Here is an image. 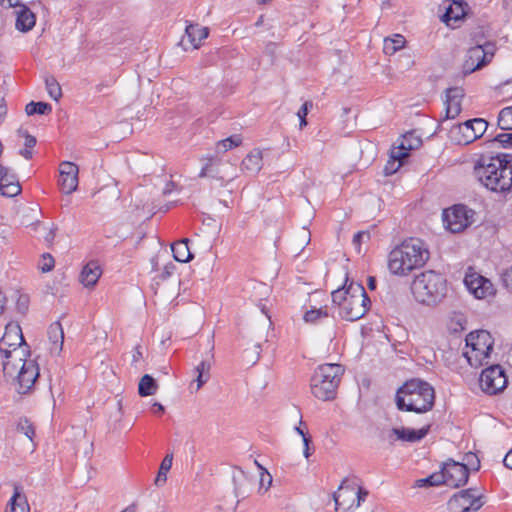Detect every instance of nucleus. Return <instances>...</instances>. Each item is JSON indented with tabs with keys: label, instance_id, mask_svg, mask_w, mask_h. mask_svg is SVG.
<instances>
[{
	"label": "nucleus",
	"instance_id": "18",
	"mask_svg": "<svg viewBox=\"0 0 512 512\" xmlns=\"http://www.w3.org/2000/svg\"><path fill=\"white\" fill-rule=\"evenodd\" d=\"M441 473L445 479L444 484L453 488L465 485L469 478L467 465L453 460L444 463Z\"/></svg>",
	"mask_w": 512,
	"mask_h": 512
},
{
	"label": "nucleus",
	"instance_id": "8",
	"mask_svg": "<svg viewBox=\"0 0 512 512\" xmlns=\"http://www.w3.org/2000/svg\"><path fill=\"white\" fill-rule=\"evenodd\" d=\"M492 349L493 339L488 331H473L466 336V350L463 355L470 366L477 368L484 364Z\"/></svg>",
	"mask_w": 512,
	"mask_h": 512
},
{
	"label": "nucleus",
	"instance_id": "60",
	"mask_svg": "<svg viewBox=\"0 0 512 512\" xmlns=\"http://www.w3.org/2000/svg\"><path fill=\"white\" fill-rule=\"evenodd\" d=\"M303 443H304V456L306 458H308L310 456V449H309L310 438L304 437Z\"/></svg>",
	"mask_w": 512,
	"mask_h": 512
},
{
	"label": "nucleus",
	"instance_id": "17",
	"mask_svg": "<svg viewBox=\"0 0 512 512\" xmlns=\"http://www.w3.org/2000/svg\"><path fill=\"white\" fill-rule=\"evenodd\" d=\"M464 283L467 289L478 299H483L494 294L492 282L469 267L465 273Z\"/></svg>",
	"mask_w": 512,
	"mask_h": 512
},
{
	"label": "nucleus",
	"instance_id": "13",
	"mask_svg": "<svg viewBox=\"0 0 512 512\" xmlns=\"http://www.w3.org/2000/svg\"><path fill=\"white\" fill-rule=\"evenodd\" d=\"M483 504L482 496L470 488L454 494L449 499L447 508L449 512H476Z\"/></svg>",
	"mask_w": 512,
	"mask_h": 512
},
{
	"label": "nucleus",
	"instance_id": "6",
	"mask_svg": "<svg viewBox=\"0 0 512 512\" xmlns=\"http://www.w3.org/2000/svg\"><path fill=\"white\" fill-rule=\"evenodd\" d=\"M411 292L417 302L434 306L445 298L447 282L441 274L433 270L424 271L412 281Z\"/></svg>",
	"mask_w": 512,
	"mask_h": 512
},
{
	"label": "nucleus",
	"instance_id": "21",
	"mask_svg": "<svg viewBox=\"0 0 512 512\" xmlns=\"http://www.w3.org/2000/svg\"><path fill=\"white\" fill-rule=\"evenodd\" d=\"M21 185L16 174L6 166H0V194L15 197L21 193Z\"/></svg>",
	"mask_w": 512,
	"mask_h": 512
},
{
	"label": "nucleus",
	"instance_id": "54",
	"mask_svg": "<svg viewBox=\"0 0 512 512\" xmlns=\"http://www.w3.org/2000/svg\"><path fill=\"white\" fill-rule=\"evenodd\" d=\"M7 113V107L3 97H0V124L3 122Z\"/></svg>",
	"mask_w": 512,
	"mask_h": 512
},
{
	"label": "nucleus",
	"instance_id": "50",
	"mask_svg": "<svg viewBox=\"0 0 512 512\" xmlns=\"http://www.w3.org/2000/svg\"><path fill=\"white\" fill-rule=\"evenodd\" d=\"M271 483L272 476L267 471L262 472L260 477V488L265 487L266 491L270 487Z\"/></svg>",
	"mask_w": 512,
	"mask_h": 512
},
{
	"label": "nucleus",
	"instance_id": "56",
	"mask_svg": "<svg viewBox=\"0 0 512 512\" xmlns=\"http://www.w3.org/2000/svg\"><path fill=\"white\" fill-rule=\"evenodd\" d=\"M25 111H26L27 115L36 114V102H34V101L29 102L25 107Z\"/></svg>",
	"mask_w": 512,
	"mask_h": 512
},
{
	"label": "nucleus",
	"instance_id": "45",
	"mask_svg": "<svg viewBox=\"0 0 512 512\" xmlns=\"http://www.w3.org/2000/svg\"><path fill=\"white\" fill-rule=\"evenodd\" d=\"M465 465L470 470L477 471L480 468V461L474 453H467L464 457Z\"/></svg>",
	"mask_w": 512,
	"mask_h": 512
},
{
	"label": "nucleus",
	"instance_id": "19",
	"mask_svg": "<svg viewBox=\"0 0 512 512\" xmlns=\"http://www.w3.org/2000/svg\"><path fill=\"white\" fill-rule=\"evenodd\" d=\"M412 134L404 135L399 146L391 151L390 158L392 161H388L384 171L386 175L395 173L403 163V159L409 155V151L414 149L420 144L419 139H414L415 143L410 141Z\"/></svg>",
	"mask_w": 512,
	"mask_h": 512
},
{
	"label": "nucleus",
	"instance_id": "3",
	"mask_svg": "<svg viewBox=\"0 0 512 512\" xmlns=\"http://www.w3.org/2000/svg\"><path fill=\"white\" fill-rule=\"evenodd\" d=\"M429 259V251L418 238H409L396 246L388 256V269L397 276H406L422 267Z\"/></svg>",
	"mask_w": 512,
	"mask_h": 512
},
{
	"label": "nucleus",
	"instance_id": "12",
	"mask_svg": "<svg viewBox=\"0 0 512 512\" xmlns=\"http://www.w3.org/2000/svg\"><path fill=\"white\" fill-rule=\"evenodd\" d=\"M473 215V210L459 204L444 210L443 222L452 233H459L471 225Z\"/></svg>",
	"mask_w": 512,
	"mask_h": 512
},
{
	"label": "nucleus",
	"instance_id": "7",
	"mask_svg": "<svg viewBox=\"0 0 512 512\" xmlns=\"http://www.w3.org/2000/svg\"><path fill=\"white\" fill-rule=\"evenodd\" d=\"M343 373L344 369L339 364H323L317 367L311 378L313 395L323 401L333 399Z\"/></svg>",
	"mask_w": 512,
	"mask_h": 512
},
{
	"label": "nucleus",
	"instance_id": "10",
	"mask_svg": "<svg viewBox=\"0 0 512 512\" xmlns=\"http://www.w3.org/2000/svg\"><path fill=\"white\" fill-rule=\"evenodd\" d=\"M367 495V490L360 486L350 485L348 480L344 479L333 494L336 512H353L365 501Z\"/></svg>",
	"mask_w": 512,
	"mask_h": 512
},
{
	"label": "nucleus",
	"instance_id": "59",
	"mask_svg": "<svg viewBox=\"0 0 512 512\" xmlns=\"http://www.w3.org/2000/svg\"><path fill=\"white\" fill-rule=\"evenodd\" d=\"M6 302H7L6 295L4 293L0 292V315H2L5 310Z\"/></svg>",
	"mask_w": 512,
	"mask_h": 512
},
{
	"label": "nucleus",
	"instance_id": "29",
	"mask_svg": "<svg viewBox=\"0 0 512 512\" xmlns=\"http://www.w3.org/2000/svg\"><path fill=\"white\" fill-rule=\"evenodd\" d=\"M212 359L213 354L210 353L209 358L201 360V362L194 368V373L196 374L195 382L197 383L196 390H199L209 381Z\"/></svg>",
	"mask_w": 512,
	"mask_h": 512
},
{
	"label": "nucleus",
	"instance_id": "25",
	"mask_svg": "<svg viewBox=\"0 0 512 512\" xmlns=\"http://www.w3.org/2000/svg\"><path fill=\"white\" fill-rule=\"evenodd\" d=\"M35 23V14L26 5H21L16 11V29L21 32H28L35 26Z\"/></svg>",
	"mask_w": 512,
	"mask_h": 512
},
{
	"label": "nucleus",
	"instance_id": "22",
	"mask_svg": "<svg viewBox=\"0 0 512 512\" xmlns=\"http://www.w3.org/2000/svg\"><path fill=\"white\" fill-rule=\"evenodd\" d=\"M428 430H429L428 427L421 428L418 430L405 428V427L392 428L391 430L388 431V433L386 435V439L390 443H393L396 440L414 443V442H418L421 439H423L427 435Z\"/></svg>",
	"mask_w": 512,
	"mask_h": 512
},
{
	"label": "nucleus",
	"instance_id": "27",
	"mask_svg": "<svg viewBox=\"0 0 512 512\" xmlns=\"http://www.w3.org/2000/svg\"><path fill=\"white\" fill-rule=\"evenodd\" d=\"M101 268L96 262L87 263L80 274V281L86 287H93L101 276Z\"/></svg>",
	"mask_w": 512,
	"mask_h": 512
},
{
	"label": "nucleus",
	"instance_id": "49",
	"mask_svg": "<svg viewBox=\"0 0 512 512\" xmlns=\"http://www.w3.org/2000/svg\"><path fill=\"white\" fill-rule=\"evenodd\" d=\"M52 111V107L46 102H36V114L45 115Z\"/></svg>",
	"mask_w": 512,
	"mask_h": 512
},
{
	"label": "nucleus",
	"instance_id": "48",
	"mask_svg": "<svg viewBox=\"0 0 512 512\" xmlns=\"http://www.w3.org/2000/svg\"><path fill=\"white\" fill-rule=\"evenodd\" d=\"M174 270H175V265L172 262L166 264L163 267V269L159 275V278L163 281L168 279L173 274Z\"/></svg>",
	"mask_w": 512,
	"mask_h": 512
},
{
	"label": "nucleus",
	"instance_id": "46",
	"mask_svg": "<svg viewBox=\"0 0 512 512\" xmlns=\"http://www.w3.org/2000/svg\"><path fill=\"white\" fill-rule=\"evenodd\" d=\"M494 141L499 142L504 148L512 147V132L511 133H500Z\"/></svg>",
	"mask_w": 512,
	"mask_h": 512
},
{
	"label": "nucleus",
	"instance_id": "11",
	"mask_svg": "<svg viewBox=\"0 0 512 512\" xmlns=\"http://www.w3.org/2000/svg\"><path fill=\"white\" fill-rule=\"evenodd\" d=\"M488 123L482 118L467 120L450 129V139L459 144L467 145L480 138L486 131Z\"/></svg>",
	"mask_w": 512,
	"mask_h": 512
},
{
	"label": "nucleus",
	"instance_id": "41",
	"mask_svg": "<svg viewBox=\"0 0 512 512\" xmlns=\"http://www.w3.org/2000/svg\"><path fill=\"white\" fill-rule=\"evenodd\" d=\"M328 313L325 309H311L305 312L304 321L307 323H315L318 319L326 318Z\"/></svg>",
	"mask_w": 512,
	"mask_h": 512
},
{
	"label": "nucleus",
	"instance_id": "64",
	"mask_svg": "<svg viewBox=\"0 0 512 512\" xmlns=\"http://www.w3.org/2000/svg\"><path fill=\"white\" fill-rule=\"evenodd\" d=\"M173 188H174V183L173 182L168 183L163 190V194L171 193Z\"/></svg>",
	"mask_w": 512,
	"mask_h": 512
},
{
	"label": "nucleus",
	"instance_id": "57",
	"mask_svg": "<svg viewBox=\"0 0 512 512\" xmlns=\"http://www.w3.org/2000/svg\"><path fill=\"white\" fill-rule=\"evenodd\" d=\"M142 358V351L140 350V347H135L133 353H132V362L136 363Z\"/></svg>",
	"mask_w": 512,
	"mask_h": 512
},
{
	"label": "nucleus",
	"instance_id": "26",
	"mask_svg": "<svg viewBox=\"0 0 512 512\" xmlns=\"http://www.w3.org/2000/svg\"><path fill=\"white\" fill-rule=\"evenodd\" d=\"M48 338L51 343L50 352L59 355L64 344V331L59 322H54L49 326Z\"/></svg>",
	"mask_w": 512,
	"mask_h": 512
},
{
	"label": "nucleus",
	"instance_id": "42",
	"mask_svg": "<svg viewBox=\"0 0 512 512\" xmlns=\"http://www.w3.org/2000/svg\"><path fill=\"white\" fill-rule=\"evenodd\" d=\"M54 264V258L49 253H46L42 255L38 267L43 273H47L54 268Z\"/></svg>",
	"mask_w": 512,
	"mask_h": 512
},
{
	"label": "nucleus",
	"instance_id": "53",
	"mask_svg": "<svg viewBox=\"0 0 512 512\" xmlns=\"http://www.w3.org/2000/svg\"><path fill=\"white\" fill-rule=\"evenodd\" d=\"M18 309L24 313L27 308H28V299L27 297H24V296H20L19 299H18Z\"/></svg>",
	"mask_w": 512,
	"mask_h": 512
},
{
	"label": "nucleus",
	"instance_id": "28",
	"mask_svg": "<svg viewBox=\"0 0 512 512\" xmlns=\"http://www.w3.org/2000/svg\"><path fill=\"white\" fill-rule=\"evenodd\" d=\"M185 36L193 48H198L201 41L208 36V29L198 24H189L185 29Z\"/></svg>",
	"mask_w": 512,
	"mask_h": 512
},
{
	"label": "nucleus",
	"instance_id": "40",
	"mask_svg": "<svg viewBox=\"0 0 512 512\" xmlns=\"http://www.w3.org/2000/svg\"><path fill=\"white\" fill-rule=\"evenodd\" d=\"M16 430L19 433H23L29 440H33L35 435V430L30 421L27 418H20L17 425Z\"/></svg>",
	"mask_w": 512,
	"mask_h": 512
},
{
	"label": "nucleus",
	"instance_id": "34",
	"mask_svg": "<svg viewBox=\"0 0 512 512\" xmlns=\"http://www.w3.org/2000/svg\"><path fill=\"white\" fill-rule=\"evenodd\" d=\"M173 454H167L160 464V468L155 479V485L162 486L167 481V473L172 467Z\"/></svg>",
	"mask_w": 512,
	"mask_h": 512
},
{
	"label": "nucleus",
	"instance_id": "44",
	"mask_svg": "<svg viewBox=\"0 0 512 512\" xmlns=\"http://www.w3.org/2000/svg\"><path fill=\"white\" fill-rule=\"evenodd\" d=\"M313 107V103L311 101H306L302 105V107L297 112V116L300 119V127H304L307 125L306 116L308 114V111Z\"/></svg>",
	"mask_w": 512,
	"mask_h": 512
},
{
	"label": "nucleus",
	"instance_id": "1",
	"mask_svg": "<svg viewBox=\"0 0 512 512\" xmlns=\"http://www.w3.org/2000/svg\"><path fill=\"white\" fill-rule=\"evenodd\" d=\"M479 181L494 192H505L512 187V155L499 154L482 157L475 166Z\"/></svg>",
	"mask_w": 512,
	"mask_h": 512
},
{
	"label": "nucleus",
	"instance_id": "16",
	"mask_svg": "<svg viewBox=\"0 0 512 512\" xmlns=\"http://www.w3.org/2000/svg\"><path fill=\"white\" fill-rule=\"evenodd\" d=\"M38 376L39 368L35 361L23 358L14 377L10 378L17 380V392L19 394H26L33 387Z\"/></svg>",
	"mask_w": 512,
	"mask_h": 512
},
{
	"label": "nucleus",
	"instance_id": "31",
	"mask_svg": "<svg viewBox=\"0 0 512 512\" xmlns=\"http://www.w3.org/2000/svg\"><path fill=\"white\" fill-rule=\"evenodd\" d=\"M10 508L6 512H30V507L24 495H21L19 487L14 488V493L9 501Z\"/></svg>",
	"mask_w": 512,
	"mask_h": 512
},
{
	"label": "nucleus",
	"instance_id": "24",
	"mask_svg": "<svg viewBox=\"0 0 512 512\" xmlns=\"http://www.w3.org/2000/svg\"><path fill=\"white\" fill-rule=\"evenodd\" d=\"M263 166V155L260 149H253L250 151L245 158L242 160L241 169L242 171L256 175Z\"/></svg>",
	"mask_w": 512,
	"mask_h": 512
},
{
	"label": "nucleus",
	"instance_id": "32",
	"mask_svg": "<svg viewBox=\"0 0 512 512\" xmlns=\"http://www.w3.org/2000/svg\"><path fill=\"white\" fill-rule=\"evenodd\" d=\"M158 384L149 374L141 377L138 384V393L142 397L154 395L157 392Z\"/></svg>",
	"mask_w": 512,
	"mask_h": 512
},
{
	"label": "nucleus",
	"instance_id": "55",
	"mask_svg": "<svg viewBox=\"0 0 512 512\" xmlns=\"http://www.w3.org/2000/svg\"><path fill=\"white\" fill-rule=\"evenodd\" d=\"M19 154L27 160H30L33 157V152L31 148L24 147L19 151Z\"/></svg>",
	"mask_w": 512,
	"mask_h": 512
},
{
	"label": "nucleus",
	"instance_id": "23",
	"mask_svg": "<svg viewBox=\"0 0 512 512\" xmlns=\"http://www.w3.org/2000/svg\"><path fill=\"white\" fill-rule=\"evenodd\" d=\"M463 97V90L458 87L448 88L446 90V119H454L461 112V98Z\"/></svg>",
	"mask_w": 512,
	"mask_h": 512
},
{
	"label": "nucleus",
	"instance_id": "20",
	"mask_svg": "<svg viewBox=\"0 0 512 512\" xmlns=\"http://www.w3.org/2000/svg\"><path fill=\"white\" fill-rule=\"evenodd\" d=\"M79 168L76 164L64 161L59 166V186L65 194H71L78 188Z\"/></svg>",
	"mask_w": 512,
	"mask_h": 512
},
{
	"label": "nucleus",
	"instance_id": "58",
	"mask_svg": "<svg viewBox=\"0 0 512 512\" xmlns=\"http://www.w3.org/2000/svg\"><path fill=\"white\" fill-rule=\"evenodd\" d=\"M503 463L507 468L512 470V449L505 455Z\"/></svg>",
	"mask_w": 512,
	"mask_h": 512
},
{
	"label": "nucleus",
	"instance_id": "4",
	"mask_svg": "<svg viewBox=\"0 0 512 512\" xmlns=\"http://www.w3.org/2000/svg\"><path fill=\"white\" fill-rule=\"evenodd\" d=\"M435 400L434 388L426 381H406L396 393V406L401 411L425 413L432 409Z\"/></svg>",
	"mask_w": 512,
	"mask_h": 512
},
{
	"label": "nucleus",
	"instance_id": "39",
	"mask_svg": "<svg viewBox=\"0 0 512 512\" xmlns=\"http://www.w3.org/2000/svg\"><path fill=\"white\" fill-rule=\"evenodd\" d=\"M445 479L443 474L440 472H436L431 474L430 476L422 479H418L416 481L417 487H426V486H438L440 484H444Z\"/></svg>",
	"mask_w": 512,
	"mask_h": 512
},
{
	"label": "nucleus",
	"instance_id": "33",
	"mask_svg": "<svg viewBox=\"0 0 512 512\" xmlns=\"http://www.w3.org/2000/svg\"><path fill=\"white\" fill-rule=\"evenodd\" d=\"M405 43V38L400 34H396L392 38L384 39L383 51L387 55H393L398 50L403 48Z\"/></svg>",
	"mask_w": 512,
	"mask_h": 512
},
{
	"label": "nucleus",
	"instance_id": "35",
	"mask_svg": "<svg viewBox=\"0 0 512 512\" xmlns=\"http://www.w3.org/2000/svg\"><path fill=\"white\" fill-rule=\"evenodd\" d=\"M465 14L464 8L460 2L454 1L445 11L443 21L447 24L451 21L461 19Z\"/></svg>",
	"mask_w": 512,
	"mask_h": 512
},
{
	"label": "nucleus",
	"instance_id": "15",
	"mask_svg": "<svg viewBox=\"0 0 512 512\" xmlns=\"http://www.w3.org/2000/svg\"><path fill=\"white\" fill-rule=\"evenodd\" d=\"M494 55L493 46L487 45H476L471 47L465 56L463 63L464 73H472L478 69H481L487 63H489Z\"/></svg>",
	"mask_w": 512,
	"mask_h": 512
},
{
	"label": "nucleus",
	"instance_id": "38",
	"mask_svg": "<svg viewBox=\"0 0 512 512\" xmlns=\"http://www.w3.org/2000/svg\"><path fill=\"white\" fill-rule=\"evenodd\" d=\"M498 126L502 130H512V105L503 108L498 116Z\"/></svg>",
	"mask_w": 512,
	"mask_h": 512
},
{
	"label": "nucleus",
	"instance_id": "61",
	"mask_svg": "<svg viewBox=\"0 0 512 512\" xmlns=\"http://www.w3.org/2000/svg\"><path fill=\"white\" fill-rule=\"evenodd\" d=\"M152 411L154 413H163L164 412V407H163V405L161 403L155 402L152 405Z\"/></svg>",
	"mask_w": 512,
	"mask_h": 512
},
{
	"label": "nucleus",
	"instance_id": "30",
	"mask_svg": "<svg viewBox=\"0 0 512 512\" xmlns=\"http://www.w3.org/2000/svg\"><path fill=\"white\" fill-rule=\"evenodd\" d=\"M173 257L176 261L185 263L192 258L188 247V239H182L171 245Z\"/></svg>",
	"mask_w": 512,
	"mask_h": 512
},
{
	"label": "nucleus",
	"instance_id": "62",
	"mask_svg": "<svg viewBox=\"0 0 512 512\" xmlns=\"http://www.w3.org/2000/svg\"><path fill=\"white\" fill-rule=\"evenodd\" d=\"M368 287L370 290H374L376 288V280L372 276L368 278Z\"/></svg>",
	"mask_w": 512,
	"mask_h": 512
},
{
	"label": "nucleus",
	"instance_id": "36",
	"mask_svg": "<svg viewBox=\"0 0 512 512\" xmlns=\"http://www.w3.org/2000/svg\"><path fill=\"white\" fill-rule=\"evenodd\" d=\"M242 143V138L239 135H233L226 139L220 140L216 143L215 150L217 153H225L226 151L237 147Z\"/></svg>",
	"mask_w": 512,
	"mask_h": 512
},
{
	"label": "nucleus",
	"instance_id": "51",
	"mask_svg": "<svg viewBox=\"0 0 512 512\" xmlns=\"http://www.w3.org/2000/svg\"><path fill=\"white\" fill-rule=\"evenodd\" d=\"M502 281L508 289L512 290V267L502 274Z\"/></svg>",
	"mask_w": 512,
	"mask_h": 512
},
{
	"label": "nucleus",
	"instance_id": "52",
	"mask_svg": "<svg viewBox=\"0 0 512 512\" xmlns=\"http://www.w3.org/2000/svg\"><path fill=\"white\" fill-rule=\"evenodd\" d=\"M0 5L4 8H19L22 4L19 3V0H0Z\"/></svg>",
	"mask_w": 512,
	"mask_h": 512
},
{
	"label": "nucleus",
	"instance_id": "2",
	"mask_svg": "<svg viewBox=\"0 0 512 512\" xmlns=\"http://www.w3.org/2000/svg\"><path fill=\"white\" fill-rule=\"evenodd\" d=\"M348 282L346 276L344 285L331 293L332 302L339 308V315L342 318L356 321L367 313L371 301L361 283Z\"/></svg>",
	"mask_w": 512,
	"mask_h": 512
},
{
	"label": "nucleus",
	"instance_id": "37",
	"mask_svg": "<svg viewBox=\"0 0 512 512\" xmlns=\"http://www.w3.org/2000/svg\"><path fill=\"white\" fill-rule=\"evenodd\" d=\"M45 86L49 96L58 101L62 97V89L55 77L49 76L45 79Z\"/></svg>",
	"mask_w": 512,
	"mask_h": 512
},
{
	"label": "nucleus",
	"instance_id": "63",
	"mask_svg": "<svg viewBox=\"0 0 512 512\" xmlns=\"http://www.w3.org/2000/svg\"><path fill=\"white\" fill-rule=\"evenodd\" d=\"M136 511H137V505L135 503H132L131 505L127 506L121 512H136Z\"/></svg>",
	"mask_w": 512,
	"mask_h": 512
},
{
	"label": "nucleus",
	"instance_id": "14",
	"mask_svg": "<svg viewBox=\"0 0 512 512\" xmlns=\"http://www.w3.org/2000/svg\"><path fill=\"white\" fill-rule=\"evenodd\" d=\"M479 382L484 392L494 395L506 387L507 377L501 366L492 365L482 371Z\"/></svg>",
	"mask_w": 512,
	"mask_h": 512
},
{
	"label": "nucleus",
	"instance_id": "5",
	"mask_svg": "<svg viewBox=\"0 0 512 512\" xmlns=\"http://www.w3.org/2000/svg\"><path fill=\"white\" fill-rule=\"evenodd\" d=\"M25 345L20 325L9 323L5 327L4 335L0 340V353L3 357L2 368L5 377H14L20 362L26 356Z\"/></svg>",
	"mask_w": 512,
	"mask_h": 512
},
{
	"label": "nucleus",
	"instance_id": "43",
	"mask_svg": "<svg viewBox=\"0 0 512 512\" xmlns=\"http://www.w3.org/2000/svg\"><path fill=\"white\" fill-rule=\"evenodd\" d=\"M370 239V233L368 231H359L353 236L352 243L358 253L361 252V243Z\"/></svg>",
	"mask_w": 512,
	"mask_h": 512
},
{
	"label": "nucleus",
	"instance_id": "9",
	"mask_svg": "<svg viewBox=\"0 0 512 512\" xmlns=\"http://www.w3.org/2000/svg\"><path fill=\"white\" fill-rule=\"evenodd\" d=\"M203 162L199 177H208L219 181L221 186H226L237 177V168L229 161L214 157L206 156L201 159Z\"/></svg>",
	"mask_w": 512,
	"mask_h": 512
},
{
	"label": "nucleus",
	"instance_id": "47",
	"mask_svg": "<svg viewBox=\"0 0 512 512\" xmlns=\"http://www.w3.org/2000/svg\"><path fill=\"white\" fill-rule=\"evenodd\" d=\"M18 135L21 137H24V139H25L24 147L31 148V149L34 148V146L36 145V142H37V140L34 136L30 135L26 130H22V129L18 130Z\"/></svg>",
	"mask_w": 512,
	"mask_h": 512
}]
</instances>
